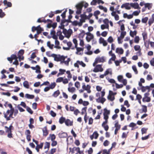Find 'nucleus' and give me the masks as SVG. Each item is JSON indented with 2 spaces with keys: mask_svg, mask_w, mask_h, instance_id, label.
<instances>
[{
  "mask_svg": "<svg viewBox=\"0 0 154 154\" xmlns=\"http://www.w3.org/2000/svg\"><path fill=\"white\" fill-rule=\"evenodd\" d=\"M5 15V13L3 11L2 9H0V18H3Z\"/></svg>",
  "mask_w": 154,
  "mask_h": 154,
  "instance_id": "nucleus-38",
  "label": "nucleus"
},
{
  "mask_svg": "<svg viewBox=\"0 0 154 154\" xmlns=\"http://www.w3.org/2000/svg\"><path fill=\"white\" fill-rule=\"evenodd\" d=\"M103 22L105 25H107V26H109V21L108 19H105L103 20Z\"/></svg>",
  "mask_w": 154,
  "mask_h": 154,
  "instance_id": "nucleus-52",
  "label": "nucleus"
},
{
  "mask_svg": "<svg viewBox=\"0 0 154 154\" xmlns=\"http://www.w3.org/2000/svg\"><path fill=\"white\" fill-rule=\"evenodd\" d=\"M66 119L65 117H61L59 119V122L60 124H62L64 122L65 123Z\"/></svg>",
  "mask_w": 154,
  "mask_h": 154,
  "instance_id": "nucleus-26",
  "label": "nucleus"
},
{
  "mask_svg": "<svg viewBox=\"0 0 154 154\" xmlns=\"http://www.w3.org/2000/svg\"><path fill=\"white\" fill-rule=\"evenodd\" d=\"M51 56L54 58V60L55 61L58 62L59 60V57H58L57 55L55 54H52L51 55Z\"/></svg>",
  "mask_w": 154,
  "mask_h": 154,
  "instance_id": "nucleus-25",
  "label": "nucleus"
},
{
  "mask_svg": "<svg viewBox=\"0 0 154 154\" xmlns=\"http://www.w3.org/2000/svg\"><path fill=\"white\" fill-rule=\"evenodd\" d=\"M85 31L84 30H82V32L79 34V37L82 38H83L85 35Z\"/></svg>",
  "mask_w": 154,
  "mask_h": 154,
  "instance_id": "nucleus-53",
  "label": "nucleus"
},
{
  "mask_svg": "<svg viewBox=\"0 0 154 154\" xmlns=\"http://www.w3.org/2000/svg\"><path fill=\"white\" fill-rule=\"evenodd\" d=\"M59 60H59V61H64L65 60V57L63 56H60V55H59Z\"/></svg>",
  "mask_w": 154,
  "mask_h": 154,
  "instance_id": "nucleus-60",
  "label": "nucleus"
},
{
  "mask_svg": "<svg viewBox=\"0 0 154 154\" xmlns=\"http://www.w3.org/2000/svg\"><path fill=\"white\" fill-rule=\"evenodd\" d=\"M145 6L146 8H147L149 10H150L152 8V3H146L145 4Z\"/></svg>",
  "mask_w": 154,
  "mask_h": 154,
  "instance_id": "nucleus-29",
  "label": "nucleus"
},
{
  "mask_svg": "<svg viewBox=\"0 0 154 154\" xmlns=\"http://www.w3.org/2000/svg\"><path fill=\"white\" fill-rule=\"evenodd\" d=\"M104 112L103 113V115H108L110 114V111L109 110H108L106 108H105L104 109Z\"/></svg>",
  "mask_w": 154,
  "mask_h": 154,
  "instance_id": "nucleus-47",
  "label": "nucleus"
},
{
  "mask_svg": "<svg viewBox=\"0 0 154 154\" xmlns=\"http://www.w3.org/2000/svg\"><path fill=\"white\" fill-rule=\"evenodd\" d=\"M36 57V56L35 54V52H33L31 54L30 57L29 58V60H31L34 59Z\"/></svg>",
  "mask_w": 154,
  "mask_h": 154,
  "instance_id": "nucleus-55",
  "label": "nucleus"
},
{
  "mask_svg": "<svg viewBox=\"0 0 154 154\" xmlns=\"http://www.w3.org/2000/svg\"><path fill=\"white\" fill-rule=\"evenodd\" d=\"M43 145V143H41L39 145H37L35 147V149L37 152H39V149H42Z\"/></svg>",
  "mask_w": 154,
  "mask_h": 154,
  "instance_id": "nucleus-22",
  "label": "nucleus"
},
{
  "mask_svg": "<svg viewBox=\"0 0 154 154\" xmlns=\"http://www.w3.org/2000/svg\"><path fill=\"white\" fill-rule=\"evenodd\" d=\"M86 34L87 35V36L86 38V40L88 42H89L91 40L94 38V35L89 32L87 33Z\"/></svg>",
  "mask_w": 154,
  "mask_h": 154,
  "instance_id": "nucleus-6",
  "label": "nucleus"
},
{
  "mask_svg": "<svg viewBox=\"0 0 154 154\" xmlns=\"http://www.w3.org/2000/svg\"><path fill=\"white\" fill-rule=\"evenodd\" d=\"M73 42L75 44V46L74 47H72L71 48V49L72 50L75 49V48H77V46L78 45L77 41L76 38H74L73 39Z\"/></svg>",
  "mask_w": 154,
  "mask_h": 154,
  "instance_id": "nucleus-24",
  "label": "nucleus"
},
{
  "mask_svg": "<svg viewBox=\"0 0 154 154\" xmlns=\"http://www.w3.org/2000/svg\"><path fill=\"white\" fill-rule=\"evenodd\" d=\"M83 6L84 3L83 2H81L75 5V7L77 9V11L76 12V14H79L81 13Z\"/></svg>",
  "mask_w": 154,
  "mask_h": 154,
  "instance_id": "nucleus-2",
  "label": "nucleus"
},
{
  "mask_svg": "<svg viewBox=\"0 0 154 154\" xmlns=\"http://www.w3.org/2000/svg\"><path fill=\"white\" fill-rule=\"evenodd\" d=\"M108 122H103L102 124V126L104 128V130L107 131L109 128V126L106 125Z\"/></svg>",
  "mask_w": 154,
  "mask_h": 154,
  "instance_id": "nucleus-12",
  "label": "nucleus"
},
{
  "mask_svg": "<svg viewBox=\"0 0 154 154\" xmlns=\"http://www.w3.org/2000/svg\"><path fill=\"white\" fill-rule=\"evenodd\" d=\"M122 8H125V9L127 10H130L131 9V6L130 5V4L128 3H126L123 4L121 6Z\"/></svg>",
  "mask_w": 154,
  "mask_h": 154,
  "instance_id": "nucleus-8",
  "label": "nucleus"
},
{
  "mask_svg": "<svg viewBox=\"0 0 154 154\" xmlns=\"http://www.w3.org/2000/svg\"><path fill=\"white\" fill-rule=\"evenodd\" d=\"M47 45L51 49L53 48V47L54 46L53 44H51L50 41H48L47 43Z\"/></svg>",
  "mask_w": 154,
  "mask_h": 154,
  "instance_id": "nucleus-49",
  "label": "nucleus"
},
{
  "mask_svg": "<svg viewBox=\"0 0 154 154\" xmlns=\"http://www.w3.org/2000/svg\"><path fill=\"white\" fill-rule=\"evenodd\" d=\"M56 138V136L54 134H50L49 135V136L47 137V140H49L51 139V141H54L55 140Z\"/></svg>",
  "mask_w": 154,
  "mask_h": 154,
  "instance_id": "nucleus-15",
  "label": "nucleus"
},
{
  "mask_svg": "<svg viewBox=\"0 0 154 154\" xmlns=\"http://www.w3.org/2000/svg\"><path fill=\"white\" fill-rule=\"evenodd\" d=\"M68 90L69 92L72 93L75 91L76 89L74 87L70 88L69 87L68 88Z\"/></svg>",
  "mask_w": 154,
  "mask_h": 154,
  "instance_id": "nucleus-32",
  "label": "nucleus"
},
{
  "mask_svg": "<svg viewBox=\"0 0 154 154\" xmlns=\"http://www.w3.org/2000/svg\"><path fill=\"white\" fill-rule=\"evenodd\" d=\"M105 61V58L104 57L102 56L101 57H98L96 58L95 60V63H98L102 62L103 63Z\"/></svg>",
  "mask_w": 154,
  "mask_h": 154,
  "instance_id": "nucleus-5",
  "label": "nucleus"
},
{
  "mask_svg": "<svg viewBox=\"0 0 154 154\" xmlns=\"http://www.w3.org/2000/svg\"><path fill=\"white\" fill-rule=\"evenodd\" d=\"M149 92H147L144 94V97L143 98L142 101L143 102H149L151 101V98L149 97H148L149 94Z\"/></svg>",
  "mask_w": 154,
  "mask_h": 154,
  "instance_id": "nucleus-3",
  "label": "nucleus"
},
{
  "mask_svg": "<svg viewBox=\"0 0 154 154\" xmlns=\"http://www.w3.org/2000/svg\"><path fill=\"white\" fill-rule=\"evenodd\" d=\"M50 34L51 35H52V38L53 39H57V36L56 35V32L54 29H52L51 32Z\"/></svg>",
  "mask_w": 154,
  "mask_h": 154,
  "instance_id": "nucleus-17",
  "label": "nucleus"
},
{
  "mask_svg": "<svg viewBox=\"0 0 154 154\" xmlns=\"http://www.w3.org/2000/svg\"><path fill=\"white\" fill-rule=\"evenodd\" d=\"M107 41L110 43L113 42V39L112 37L111 36L109 37L107 39Z\"/></svg>",
  "mask_w": 154,
  "mask_h": 154,
  "instance_id": "nucleus-64",
  "label": "nucleus"
},
{
  "mask_svg": "<svg viewBox=\"0 0 154 154\" xmlns=\"http://www.w3.org/2000/svg\"><path fill=\"white\" fill-rule=\"evenodd\" d=\"M45 146L44 147V149H46V148L49 149L50 147V143L46 142L45 143Z\"/></svg>",
  "mask_w": 154,
  "mask_h": 154,
  "instance_id": "nucleus-43",
  "label": "nucleus"
},
{
  "mask_svg": "<svg viewBox=\"0 0 154 154\" xmlns=\"http://www.w3.org/2000/svg\"><path fill=\"white\" fill-rule=\"evenodd\" d=\"M14 112L13 109H8L6 112H4V118L7 121L10 120L11 119L14 118L13 116Z\"/></svg>",
  "mask_w": 154,
  "mask_h": 154,
  "instance_id": "nucleus-1",
  "label": "nucleus"
},
{
  "mask_svg": "<svg viewBox=\"0 0 154 154\" xmlns=\"http://www.w3.org/2000/svg\"><path fill=\"white\" fill-rule=\"evenodd\" d=\"M37 22L38 23L44 22L45 23H46V21L44 18L42 17L38 18L37 20Z\"/></svg>",
  "mask_w": 154,
  "mask_h": 154,
  "instance_id": "nucleus-27",
  "label": "nucleus"
},
{
  "mask_svg": "<svg viewBox=\"0 0 154 154\" xmlns=\"http://www.w3.org/2000/svg\"><path fill=\"white\" fill-rule=\"evenodd\" d=\"M116 52L121 54L123 53L124 51L123 49L121 48H117L116 50Z\"/></svg>",
  "mask_w": 154,
  "mask_h": 154,
  "instance_id": "nucleus-23",
  "label": "nucleus"
},
{
  "mask_svg": "<svg viewBox=\"0 0 154 154\" xmlns=\"http://www.w3.org/2000/svg\"><path fill=\"white\" fill-rule=\"evenodd\" d=\"M134 50L136 51H139L140 49H140V46L139 45H136L134 46Z\"/></svg>",
  "mask_w": 154,
  "mask_h": 154,
  "instance_id": "nucleus-59",
  "label": "nucleus"
},
{
  "mask_svg": "<svg viewBox=\"0 0 154 154\" xmlns=\"http://www.w3.org/2000/svg\"><path fill=\"white\" fill-rule=\"evenodd\" d=\"M72 24L73 26H76L77 25H78L79 26V22H78L77 20H75L73 21H72Z\"/></svg>",
  "mask_w": 154,
  "mask_h": 154,
  "instance_id": "nucleus-54",
  "label": "nucleus"
},
{
  "mask_svg": "<svg viewBox=\"0 0 154 154\" xmlns=\"http://www.w3.org/2000/svg\"><path fill=\"white\" fill-rule=\"evenodd\" d=\"M73 122L71 121L70 119H66L65 124L67 126H71L73 125Z\"/></svg>",
  "mask_w": 154,
  "mask_h": 154,
  "instance_id": "nucleus-14",
  "label": "nucleus"
},
{
  "mask_svg": "<svg viewBox=\"0 0 154 154\" xmlns=\"http://www.w3.org/2000/svg\"><path fill=\"white\" fill-rule=\"evenodd\" d=\"M141 89L142 91L143 92H145L146 90H148V92H149L150 91V87L148 86H142V87H141Z\"/></svg>",
  "mask_w": 154,
  "mask_h": 154,
  "instance_id": "nucleus-13",
  "label": "nucleus"
},
{
  "mask_svg": "<svg viewBox=\"0 0 154 154\" xmlns=\"http://www.w3.org/2000/svg\"><path fill=\"white\" fill-rule=\"evenodd\" d=\"M62 23H64L66 22H67L68 23H71L72 22V21L71 20L68 19L67 20H66L65 19H63V20H62Z\"/></svg>",
  "mask_w": 154,
  "mask_h": 154,
  "instance_id": "nucleus-39",
  "label": "nucleus"
},
{
  "mask_svg": "<svg viewBox=\"0 0 154 154\" xmlns=\"http://www.w3.org/2000/svg\"><path fill=\"white\" fill-rule=\"evenodd\" d=\"M107 98L110 100L112 101L115 99V97L114 96L109 95L107 97Z\"/></svg>",
  "mask_w": 154,
  "mask_h": 154,
  "instance_id": "nucleus-44",
  "label": "nucleus"
},
{
  "mask_svg": "<svg viewBox=\"0 0 154 154\" xmlns=\"http://www.w3.org/2000/svg\"><path fill=\"white\" fill-rule=\"evenodd\" d=\"M87 109V107H84L82 108V112L81 113V114L82 115H84L85 113V114H86V113H87V112H86Z\"/></svg>",
  "mask_w": 154,
  "mask_h": 154,
  "instance_id": "nucleus-42",
  "label": "nucleus"
},
{
  "mask_svg": "<svg viewBox=\"0 0 154 154\" xmlns=\"http://www.w3.org/2000/svg\"><path fill=\"white\" fill-rule=\"evenodd\" d=\"M60 94V91L59 90H58L54 92L53 94H52V96L55 98H56Z\"/></svg>",
  "mask_w": 154,
  "mask_h": 154,
  "instance_id": "nucleus-19",
  "label": "nucleus"
},
{
  "mask_svg": "<svg viewBox=\"0 0 154 154\" xmlns=\"http://www.w3.org/2000/svg\"><path fill=\"white\" fill-rule=\"evenodd\" d=\"M38 28L37 29V35H39L41 33L42 31H44L43 29H42L40 25H38L37 26Z\"/></svg>",
  "mask_w": 154,
  "mask_h": 154,
  "instance_id": "nucleus-21",
  "label": "nucleus"
},
{
  "mask_svg": "<svg viewBox=\"0 0 154 154\" xmlns=\"http://www.w3.org/2000/svg\"><path fill=\"white\" fill-rule=\"evenodd\" d=\"M111 14L112 16L114 17L115 19L117 21L119 20V16L118 15L116 14V11L112 12L111 13Z\"/></svg>",
  "mask_w": 154,
  "mask_h": 154,
  "instance_id": "nucleus-16",
  "label": "nucleus"
},
{
  "mask_svg": "<svg viewBox=\"0 0 154 154\" xmlns=\"http://www.w3.org/2000/svg\"><path fill=\"white\" fill-rule=\"evenodd\" d=\"M115 127L116 129L118 130H119L121 128V125L119 124V122L117 121L115 125Z\"/></svg>",
  "mask_w": 154,
  "mask_h": 154,
  "instance_id": "nucleus-36",
  "label": "nucleus"
},
{
  "mask_svg": "<svg viewBox=\"0 0 154 154\" xmlns=\"http://www.w3.org/2000/svg\"><path fill=\"white\" fill-rule=\"evenodd\" d=\"M63 77H60L58 78L56 80V82H63Z\"/></svg>",
  "mask_w": 154,
  "mask_h": 154,
  "instance_id": "nucleus-62",
  "label": "nucleus"
},
{
  "mask_svg": "<svg viewBox=\"0 0 154 154\" xmlns=\"http://www.w3.org/2000/svg\"><path fill=\"white\" fill-rule=\"evenodd\" d=\"M137 33V32L136 30H134L133 32L131 30L130 32V34L131 37H134V35H136Z\"/></svg>",
  "mask_w": 154,
  "mask_h": 154,
  "instance_id": "nucleus-34",
  "label": "nucleus"
},
{
  "mask_svg": "<svg viewBox=\"0 0 154 154\" xmlns=\"http://www.w3.org/2000/svg\"><path fill=\"white\" fill-rule=\"evenodd\" d=\"M154 19H152L151 18H150L149 19L148 21V24L149 26H150L151 25L154 23Z\"/></svg>",
  "mask_w": 154,
  "mask_h": 154,
  "instance_id": "nucleus-56",
  "label": "nucleus"
},
{
  "mask_svg": "<svg viewBox=\"0 0 154 154\" xmlns=\"http://www.w3.org/2000/svg\"><path fill=\"white\" fill-rule=\"evenodd\" d=\"M142 107V110L143 112H147V106L144 105H141Z\"/></svg>",
  "mask_w": 154,
  "mask_h": 154,
  "instance_id": "nucleus-35",
  "label": "nucleus"
},
{
  "mask_svg": "<svg viewBox=\"0 0 154 154\" xmlns=\"http://www.w3.org/2000/svg\"><path fill=\"white\" fill-rule=\"evenodd\" d=\"M4 5H7V7L5 8V9L7 8L8 7H11L12 6V4L10 2H8L7 0H4L3 2Z\"/></svg>",
  "mask_w": 154,
  "mask_h": 154,
  "instance_id": "nucleus-10",
  "label": "nucleus"
},
{
  "mask_svg": "<svg viewBox=\"0 0 154 154\" xmlns=\"http://www.w3.org/2000/svg\"><path fill=\"white\" fill-rule=\"evenodd\" d=\"M103 71V69L102 67V65L99 64L97 65L93 70V71L95 72H102Z\"/></svg>",
  "mask_w": 154,
  "mask_h": 154,
  "instance_id": "nucleus-4",
  "label": "nucleus"
},
{
  "mask_svg": "<svg viewBox=\"0 0 154 154\" xmlns=\"http://www.w3.org/2000/svg\"><path fill=\"white\" fill-rule=\"evenodd\" d=\"M77 62L79 63V65H81L83 67H85L86 66L85 64L82 61H80L79 60H77Z\"/></svg>",
  "mask_w": 154,
  "mask_h": 154,
  "instance_id": "nucleus-58",
  "label": "nucleus"
},
{
  "mask_svg": "<svg viewBox=\"0 0 154 154\" xmlns=\"http://www.w3.org/2000/svg\"><path fill=\"white\" fill-rule=\"evenodd\" d=\"M132 68L134 72L136 74H137L138 73V72L137 70L136 67L135 65H133L132 66Z\"/></svg>",
  "mask_w": 154,
  "mask_h": 154,
  "instance_id": "nucleus-61",
  "label": "nucleus"
},
{
  "mask_svg": "<svg viewBox=\"0 0 154 154\" xmlns=\"http://www.w3.org/2000/svg\"><path fill=\"white\" fill-rule=\"evenodd\" d=\"M59 137L60 138H66L67 137V134L66 132L60 133L58 134Z\"/></svg>",
  "mask_w": 154,
  "mask_h": 154,
  "instance_id": "nucleus-18",
  "label": "nucleus"
},
{
  "mask_svg": "<svg viewBox=\"0 0 154 154\" xmlns=\"http://www.w3.org/2000/svg\"><path fill=\"white\" fill-rule=\"evenodd\" d=\"M25 97L29 99H33L35 96L33 95H30L28 94H26L25 95Z\"/></svg>",
  "mask_w": 154,
  "mask_h": 154,
  "instance_id": "nucleus-30",
  "label": "nucleus"
},
{
  "mask_svg": "<svg viewBox=\"0 0 154 154\" xmlns=\"http://www.w3.org/2000/svg\"><path fill=\"white\" fill-rule=\"evenodd\" d=\"M76 48L77 50V52L76 53L77 54H78V53L80 52L81 51H83L84 49L83 48H78L77 46V48Z\"/></svg>",
  "mask_w": 154,
  "mask_h": 154,
  "instance_id": "nucleus-48",
  "label": "nucleus"
},
{
  "mask_svg": "<svg viewBox=\"0 0 154 154\" xmlns=\"http://www.w3.org/2000/svg\"><path fill=\"white\" fill-rule=\"evenodd\" d=\"M142 35L143 37V40L145 41L147 38V33L146 31H144L142 33Z\"/></svg>",
  "mask_w": 154,
  "mask_h": 154,
  "instance_id": "nucleus-28",
  "label": "nucleus"
},
{
  "mask_svg": "<svg viewBox=\"0 0 154 154\" xmlns=\"http://www.w3.org/2000/svg\"><path fill=\"white\" fill-rule=\"evenodd\" d=\"M72 31H67L66 29H64L63 31V34L65 35L66 37H69L71 34Z\"/></svg>",
  "mask_w": 154,
  "mask_h": 154,
  "instance_id": "nucleus-7",
  "label": "nucleus"
},
{
  "mask_svg": "<svg viewBox=\"0 0 154 154\" xmlns=\"http://www.w3.org/2000/svg\"><path fill=\"white\" fill-rule=\"evenodd\" d=\"M148 18L147 17L143 18L142 19V22L143 23H146L148 20Z\"/></svg>",
  "mask_w": 154,
  "mask_h": 154,
  "instance_id": "nucleus-57",
  "label": "nucleus"
},
{
  "mask_svg": "<svg viewBox=\"0 0 154 154\" xmlns=\"http://www.w3.org/2000/svg\"><path fill=\"white\" fill-rule=\"evenodd\" d=\"M139 40L140 39L139 36H136L134 39V42L136 43H138L139 42Z\"/></svg>",
  "mask_w": 154,
  "mask_h": 154,
  "instance_id": "nucleus-63",
  "label": "nucleus"
},
{
  "mask_svg": "<svg viewBox=\"0 0 154 154\" xmlns=\"http://www.w3.org/2000/svg\"><path fill=\"white\" fill-rule=\"evenodd\" d=\"M126 32L125 31H122L121 33V35L120 36L121 38H123L126 35Z\"/></svg>",
  "mask_w": 154,
  "mask_h": 154,
  "instance_id": "nucleus-45",
  "label": "nucleus"
},
{
  "mask_svg": "<svg viewBox=\"0 0 154 154\" xmlns=\"http://www.w3.org/2000/svg\"><path fill=\"white\" fill-rule=\"evenodd\" d=\"M23 85L24 87L26 88H29V83L27 81H24L23 82Z\"/></svg>",
  "mask_w": 154,
  "mask_h": 154,
  "instance_id": "nucleus-33",
  "label": "nucleus"
},
{
  "mask_svg": "<svg viewBox=\"0 0 154 154\" xmlns=\"http://www.w3.org/2000/svg\"><path fill=\"white\" fill-rule=\"evenodd\" d=\"M130 5L131 7L135 9L140 8L139 7L138 4L137 3H131L130 4Z\"/></svg>",
  "mask_w": 154,
  "mask_h": 154,
  "instance_id": "nucleus-11",
  "label": "nucleus"
},
{
  "mask_svg": "<svg viewBox=\"0 0 154 154\" xmlns=\"http://www.w3.org/2000/svg\"><path fill=\"white\" fill-rule=\"evenodd\" d=\"M26 110L30 114H32L33 113V111L28 106H26Z\"/></svg>",
  "mask_w": 154,
  "mask_h": 154,
  "instance_id": "nucleus-51",
  "label": "nucleus"
},
{
  "mask_svg": "<svg viewBox=\"0 0 154 154\" xmlns=\"http://www.w3.org/2000/svg\"><path fill=\"white\" fill-rule=\"evenodd\" d=\"M24 53V50L23 49H21L18 52L17 54V55H20V56H22Z\"/></svg>",
  "mask_w": 154,
  "mask_h": 154,
  "instance_id": "nucleus-50",
  "label": "nucleus"
},
{
  "mask_svg": "<svg viewBox=\"0 0 154 154\" xmlns=\"http://www.w3.org/2000/svg\"><path fill=\"white\" fill-rule=\"evenodd\" d=\"M85 20L84 19L81 18L80 20V22H79V26H81L82 25V23L85 22Z\"/></svg>",
  "mask_w": 154,
  "mask_h": 154,
  "instance_id": "nucleus-40",
  "label": "nucleus"
},
{
  "mask_svg": "<svg viewBox=\"0 0 154 154\" xmlns=\"http://www.w3.org/2000/svg\"><path fill=\"white\" fill-rule=\"evenodd\" d=\"M56 85V84L55 82H52L50 85L49 87L50 89H52L54 88Z\"/></svg>",
  "mask_w": 154,
  "mask_h": 154,
  "instance_id": "nucleus-37",
  "label": "nucleus"
},
{
  "mask_svg": "<svg viewBox=\"0 0 154 154\" xmlns=\"http://www.w3.org/2000/svg\"><path fill=\"white\" fill-rule=\"evenodd\" d=\"M43 132V135L45 137H46L48 134V131L47 130V127L46 126L44 127L42 129Z\"/></svg>",
  "mask_w": 154,
  "mask_h": 154,
  "instance_id": "nucleus-9",
  "label": "nucleus"
},
{
  "mask_svg": "<svg viewBox=\"0 0 154 154\" xmlns=\"http://www.w3.org/2000/svg\"><path fill=\"white\" fill-rule=\"evenodd\" d=\"M148 130L147 128H141V131L142 132V134L146 133L147 131Z\"/></svg>",
  "mask_w": 154,
  "mask_h": 154,
  "instance_id": "nucleus-46",
  "label": "nucleus"
},
{
  "mask_svg": "<svg viewBox=\"0 0 154 154\" xmlns=\"http://www.w3.org/2000/svg\"><path fill=\"white\" fill-rule=\"evenodd\" d=\"M55 46L54 47V48H57L58 49H60L61 48L59 46L60 43L59 41L57 40V39H55Z\"/></svg>",
  "mask_w": 154,
  "mask_h": 154,
  "instance_id": "nucleus-31",
  "label": "nucleus"
},
{
  "mask_svg": "<svg viewBox=\"0 0 154 154\" xmlns=\"http://www.w3.org/2000/svg\"><path fill=\"white\" fill-rule=\"evenodd\" d=\"M82 84V88L84 90H86L91 88V86L89 85H88L86 86L84 83H83Z\"/></svg>",
  "mask_w": 154,
  "mask_h": 154,
  "instance_id": "nucleus-20",
  "label": "nucleus"
},
{
  "mask_svg": "<svg viewBox=\"0 0 154 154\" xmlns=\"http://www.w3.org/2000/svg\"><path fill=\"white\" fill-rule=\"evenodd\" d=\"M70 60V59L69 58H68L67 60L66 61H63L61 62V63H64L66 65L68 66L69 64V62Z\"/></svg>",
  "mask_w": 154,
  "mask_h": 154,
  "instance_id": "nucleus-41",
  "label": "nucleus"
}]
</instances>
